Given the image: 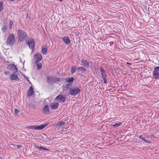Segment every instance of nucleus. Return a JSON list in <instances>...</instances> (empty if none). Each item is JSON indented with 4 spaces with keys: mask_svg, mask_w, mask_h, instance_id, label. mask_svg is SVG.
Segmentation results:
<instances>
[{
    "mask_svg": "<svg viewBox=\"0 0 159 159\" xmlns=\"http://www.w3.org/2000/svg\"><path fill=\"white\" fill-rule=\"evenodd\" d=\"M74 80V78L73 77H66L65 79L66 83L65 86H63L62 88L64 90H67L69 89H70V87L72 85L73 82Z\"/></svg>",
    "mask_w": 159,
    "mask_h": 159,
    "instance_id": "nucleus-1",
    "label": "nucleus"
},
{
    "mask_svg": "<svg viewBox=\"0 0 159 159\" xmlns=\"http://www.w3.org/2000/svg\"><path fill=\"white\" fill-rule=\"evenodd\" d=\"M17 36L18 41L20 42L25 40L28 37L26 33L22 30H18Z\"/></svg>",
    "mask_w": 159,
    "mask_h": 159,
    "instance_id": "nucleus-2",
    "label": "nucleus"
},
{
    "mask_svg": "<svg viewBox=\"0 0 159 159\" xmlns=\"http://www.w3.org/2000/svg\"><path fill=\"white\" fill-rule=\"evenodd\" d=\"M16 40L15 36L13 34H10L7 39L6 44L7 45L12 46L15 43Z\"/></svg>",
    "mask_w": 159,
    "mask_h": 159,
    "instance_id": "nucleus-3",
    "label": "nucleus"
},
{
    "mask_svg": "<svg viewBox=\"0 0 159 159\" xmlns=\"http://www.w3.org/2000/svg\"><path fill=\"white\" fill-rule=\"evenodd\" d=\"M46 124H43L40 125H29L26 127L27 129H31L35 130H41L44 129L48 125Z\"/></svg>",
    "mask_w": 159,
    "mask_h": 159,
    "instance_id": "nucleus-4",
    "label": "nucleus"
},
{
    "mask_svg": "<svg viewBox=\"0 0 159 159\" xmlns=\"http://www.w3.org/2000/svg\"><path fill=\"white\" fill-rule=\"evenodd\" d=\"M70 93L71 95H76L80 92V89L78 87H74L71 88L69 90Z\"/></svg>",
    "mask_w": 159,
    "mask_h": 159,
    "instance_id": "nucleus-5",
    "label": "nucleus"
},
{
    "mask_svg": "<svg viewBox=\"0 0 159 159\" xmlns=\"http://www.w3.org/2000/svg\"><path fill=\"white\" fill-rule=\"evenodd\" d=\"M152 75L154 79H159V66L154 67Z\"/></svg>",
    "mask_w": 159,
    "mask_h": 159,
    "instance_id": "nucleus-6",
    "label": "nucleus"
},
{
    "mask_svg": "<svg viewBox=\"0 0 159 159\" xmlns=\"http://www.w3.org/2000/svg\"><path fill=\"white\" fill-rule=\"evenodd\" d=\"M27 44L29 45L30 48L32 50H33L34 48V46L35 45V43L34 39L32 38L30 39L27 43Z\"/></svg>",
    "mask_w": 159,
    "mask_h": 159,
    "instance_id": "nucleus-7",
    "label": "nucleus"
},
{
    "mask_svg": "<svg viewBox=\"0 0 159 159\" xmlns=\"http://www.w3.org/2000/svg\"><path fill=\"white\" fill-rule=\"evenodd\" d=\"M100 71L101 72V75L104 81V83L105 84L107 83V76L106 74V72L104 69H103L102 67H100Z\"/></svg>",
    "mask_w": 159,
    "mask_h": 159,
    "instance_id": "nucleus-8",
    "label": "nucleus"
},
{
    "mask_svg": "<svg viewBox=\"0 0 159 159\" xmlns=\"http://www.w3.org/2000/svg\"><path fill=\"white\" fill-rule=\"evenodd\" d=\"M56 99L60 102H64L66 100V98L62 95L59 94L56 98Z\"/></svg>",
    "mask_w": 159,
    "mask_h": 159,
    "instance_id": "nucleus-9",
    "label": "nucleus"
},
{
    "mask_svg": "<svg viewBox=\"0 0 159 159\" xmlns=\"http://www.w3.org/2000/svg\"><path fill=\"white\" fill-rule=\"evenodd\" d=\"M34 58L35 60V62L39 61L42 59V56L40 53H37L34 55Z\"/></svg>",
    "mask_w": 159,
    "mask_h": 159,
    "instance_id": "nucleus-10",
    "label": "nucleus"
},
{
    "mask_svg": "<svg viewBox=\"0 0 159 159\" xmlns=\"http://www.w3.org/2000/svg\"><path fill=\"white\" fill-rule=\"evenodd\" d=\"M59 105L58 102H53L50 104V107L53 110H55L57 109Z\"/></svg>",
    "mask_w": 159,
    "mask_h": 159,
    "instance_id": "nucleus-11",
    "label": "nucleus"
},
{
    "mask_svg": "<svg viewBox=\"0 0 159 159\" xmlns=\"http://www.w3.org/2000/svg\"><path fill=\"white\" fill-rule=\"evenodd\" d=\"M62 39L63 40V41L66 44H69L70 43V38L68 36L64 37Z\"/></svg>",
    "mask_w": 159,
    "mask_h": 159,
    "instance_id": "nucleus-12",
    "label": "nucleus"
},
{
    "mask_svg": "<svg viewBox=\"0 0 159 159\" xmlns=\"http://www.w3.org/2000/svg\"><path fill=\"white\" fill-rule=\"evenodd\" d=\"M81 62L82 65L85 67H88L89 66V62L86 59H83Z\"/></svg>",
    "mask_w": 159,
    "mask_h": 159,
    "instance_id": "nucleus-13",
    "label": "nucleus"
},
{
    "mask_svg": "<svg viewBox=\"0 0 159 159\" xmlns=\"http://www.w3.org/2000/svg\"><path fill=\"white\" fill-rule=\"evenodd\" d=\"M10 79L11 80H19V79L17 75L15 74V73H13L11 74L10 76Z\"/></svg>",
    "mask_w": 159,
    "mask_h": 159,
    "instance_id": "nucleus-14",
    "label": "nucleus"
},
{
    "mask_svg": "<svg viewBox=\"0 0 159 159\" xmlns=\"http://www.w3.org/2000/svg\"><path fill=\"white\" fill-rule=\"evenodd\" d=\"M43 113L44 114H47L49 112V106L47 105H45L43 110Z\"/></svg>",
    "mask_w": 159,
    "mask_h": 159,
    "instance_id": "nucleus-15",
    "label": "nucleus"
},
{
    "mask_svg": "<svg viewBox=\"0 0 159 159\" xmlns=\"http://www.w3.org/2000/svg\"><path fill=\"white\" fill-rule=\"evenodd\" d=\"M34 92V88L32 86H31L29 90L27 92V96L29 97L32 96Z\"/></svg>",
    "mask_w": 159,
    "mask_h": 159,
    "instance_id": "nucleus-16",
    "label": "nucleus"
},
{
    "mask_svg": "<svg viewBox=\"0 0 159 159\" xmlns=\"http://www.w3.org/2000/svg\"><path fill=\"white\" fill-rule=\"evenodd\" d=\"M54 78V77H49L48 76L47 77V81L50 84L53 83V81Z\"/></svg>",
    "mask_w": 159,
    "mask_h": 159,
    "instance_id": "nucleus-17",
    "label": "nucleus"
},
{
    "mask_svg": "<svg viewBox=\"0 0 159 159\" xmlns=\"http://www.w3.org/2000/svg\"><path fill=\"white\" fill-rule=\"evenodd\" d=\"M47 47L46 46H44L42 48L41 52L43 54L45 55L47 53Z\"/></svg>",
    "mask_w": 159,
    "mask_h": 159,
    "instance_id": "nucleus-18",
    "label": "nucleus"
},
{
    "mask_svg": "<svg viewBox=\"0 0 159 159\" xmlns=\"http://www.w3.org/2000/svg\"><path fill=\"white\" fill-rule=\"evenodd\" d=\"M66 125V123L62 121H60L59 122H58L57 125H56L57 127H62L63 126H64Z\"/></svg>",
    "mask_w": 159,
    "mask_h": 159,
    "instance_id": "nucleus-19",
    "label": "nucleus"
},
{
    "mask_svg": "<svg viewBox=\"0 0 159 159\" xmlns=\"http://www.w3.org/2000/svg\"><path fill=\"white\" fill-rule=\"evenodd\" d=\"M11 70L13 72V73H16L18 71V69L17 67L14 64H13V66Z\"/></svg>",
    "mask_w": 159,
    "mask_h": 159,
    "instance_id": "nucleus-20",
    "label": "nucleus"
},
{
    "mask_svg": "<svg viewBox=\"0 0 159 159\" xmlns=\"http://www.w3.org/2000/svg\"><path fill=\"white\" fill-rule=\"evenodd\" d=\"M35 63L37 65L38 69H40L42 66V63L40 62L39 61H36L35 62Z\"/></svg>",
    "mask_w": 159,
    "mask_h": 159,
    "instance_id": "nucleus-21",
    "label": "nucleus"
},
{
    "mask_svg": "<svg viewBox=\"0 0 159 159\" xmlns=\"http://www.w3.org/2000/svg\"><path fill=\"white\" fill-rule=\"evenodd\" d=\"M60 78L59 77H54V79L53 83H56L60 81Z\"/></svg>",
    "mask_w": 159,
    "mask_h": 159,
    "instance_id": "nucleus-22",
    "label": "nucleus"
},
{
    "mask_svg": "<svg viewBox=\"0 0 159 159\" xmlns=\"http://www.w3.org/2000/svg\"><path fill=\"white\" fill-rule=\"evenodd\" d=\"M76 67L72 66L71 67V72L72 74L74 73L76 70Z\"/></svg>",
    "mask_w": 159,
    "mask_h": 159,
    "instance_id": "nucleus-23",
    "label": "nucleus"
},
{
    "mask_svg": "<svg viewBox=\"0 0 159 159\" xmlns=\"http://www.w3.org/2000/svg\"><path fill=\"white\" fill-rule=\"evenodd\" d=\"M39 150H44L48 151L49 149L48 148H45L43 147H39L37 148Z\"/></svg>",
    "mask_w": 159,
    "mask_h": 159,
    "instance_id": "nucleus-24",
    "label": "nucleus"
},
{
    "mask_svg": "<svg viewBox=\"0 0 159 159\" xmlns=\"http://www.w3.org/2000/svg\"><path fill=\"white\" fill-rule=\"evenodd\" d=\"M122 124V123L120 122V123H116L115 124H114L112 126L114 127H117L121 125Z\"/></svg>",
    "mask_w": 159,
    "mask_h": 159,
    "instance_id": "nucleus-25",
    "label": "nucleus"
},
{
    "mask_svg": "<svg viewBox=\"0 0 159 159\" xmlns=\"http://www.w3.org/2000/svg\"><path fill=\"white\" fill-rule=\"evenodd\" d=\"M13 24V21L11 20L10 21L9 24V28L10 29L12 28V26Z\"/></svg>",
    "mask_w": 159,
    "mask_h": 159,
    "instance_id": "nucleus-26",
    "label": "nucleus"
},
{
    "mask_svg": "<svg viewBox=\"0 0 159 159\" xmlns=\"http://www.w3.org/2000/svg\"><path fill=\"white\" fill-rule=\"evenodd\" d=\"M13 64H10L8 65L7 67V69L9 70H11L13 66Z\"/></svg>",
    "mask_w": 159,
    "mask_h": 159,
    "instance_id": "nucleus-27",
    "label": "nucleus"
},
{
    "mask_svg": "<svg viewBox=\"0 0 159 159\" xmlns=\"http://www.w3.org/2000/svg\"><path fill=\"white\" fill-rule=\"evenodd\" d=\"M77 69L78 70H81L82 71H86V69L85 68H84L82 67H78L77 68Z\"/></svg>",
    "mask_w": 159,
    "mask_h": 159,
    "instance_id": "nucleus-28",
    "label": "nucleus"
},
{
    "mask_svg": "<svg viewBox=\"0 0 159 159\" xmlns=\"http://www.w3.org/2000/svg\"><path fill=\"white\" fill-rule=\"evenodd\" d=\"M10 145H12L13 146H16L17 147L18 149H20L22 147V146L21 145H16L13 144H10Z\"/></svg>",
    "mask_w": 159,
    "mask_h": 159,
    "instance_id": "nucleus-29",
    "label": "nucleus"
},
{
    "mask_svg": "<svg viewBox=\"0 0 159 159\" xmlns=\"http://www.w3.org/2000/svg\"><path fill=\"white\" fill-rule=\"evenodd\" d=\"M3 4L2 2H0V12L3 9Z\"/></svg>",
    "mask_w": 159,
    "mask_h": 159,
    "instance_id": "nucleus-30",
    "label": "nucleus"
},
{
    "mask_svg": "<svg viewBox=\"0 0 159 159\" xmlns=\"http://www.w3.org/2000/svg\"><path fill=\"white\" fill-rule=\"evenodd\" d=\"M139 138L140 139H142V140H143L146 143H149V142H148L146 139H144L142 135H139Z\"/></svg>",
    "mask_w": 159,
    "mask_h": 159,
    "instance_id": "nucleus-31",
    "label": "nucleus"
},
{
    "mask_svg": "<svg viewBox=\"0 0 159 159\" xmlns=\"http://www.w3.org/2000/svg\"><path fill=\"white\" fill-rule=\"evenodd\" d=\"M114 44V42L111 41L110 43H107L106 45H107L108 46L109 45L110 46H111L112 45Z\"/></svg>",
    "mask_w": 159,
    "mask_h": 159,
    "instance_id": "nucleus-32",
    "label": "nucleus"
},
{
    "mask_svg": "<svg viewBox=\"0 0 159 159\" xmlns=\"http://www.w3.org/2000/svg\"><path fill=\"white\" fill-rule=\"evenodd\" d=\"M6 26H4L2 29V31L4 32H5L7 29Z\"/></svg>",
    "mask_w": 159,
    "mask_h": 159,
    "instance_id": "nucleus-33",
    "label": "nucleus"
},
{
    "mask_svg": "<svg viewBox=\"0 0 159 159\" xmlns=\"http://www.w3.org/2000/svg\"><path fill=\"white\" fill-rule=\"evenodd\" d=\"M19 111L18 109L15 108L14 110L15 114L16 115H17L19 113Z\"/></svg>",
    "mask_w": 159,
    "mask_h": 159,
    "instance_id": "nucleus-34",
    "label": "nucleus"
},
{
    "mask_svg": "<svg viewBox=\"0 0 159 159\" xmlns=\"http://www.w3.org/2000/svg\"><path fill=\"white\" fill-rule=\"evenodd\" d=\"M84 3L85 5H90L91 4L90 2L88 1H84Z\"/></svg>",
    "mask_w": 159,
    "mask_h": 159,
    "instance_id": "nucleus-35",
    "label": "nucleus"
},
{
    "mask_svg": "<svg viewBox=\"0 0 159 159\" xmlns=\"http://www.w3.org/2000/svg\"><path fill=\"white\" fill-rule=\"evenodd\" d=\"M5 74L6 75H7L9 74V73L8 71H6L5 72Z\"/></svg>",
    "mask_w": 159,
    "mask_h": 159,
    "instance_id": "nucleus-36",
    "label": "nucleus"
},
{
    "mask_svg": "<svg viewBox=\"0 0 159 159\" xmlns=\"http://www.w3.org/2000/svg\"><path fill=\"white\" fill-rule=\"evenodd\" d=\"M126 64H129V65H132V64L128 62H126Z\"/></svg>",
    "mask_w": 159,
    "mask_h": 159,
    "instance_id": "nucleus-37",
    "label": "nucleus"
},
{
    "mask_svg": "<svg viewBox=\"0 0 159 159\" xmlns=\"http://www.w3.org/2000/svg\"><path fill=\"white\" fill-rule=\"evenodd\" d=\"M59 0L61 2H62L63 1V0Z\"/></svg>",
    "mask_w": 159,
    "mask_h": 159,
    "instance_id": "nucleus-38",
    "label": "nucleus"
}]
</instances>
